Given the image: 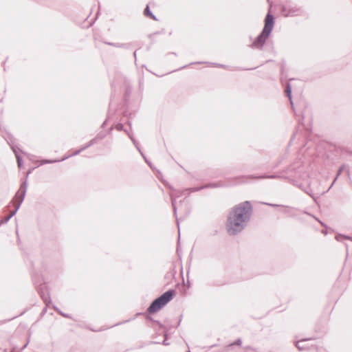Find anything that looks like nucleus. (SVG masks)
<instances>
[{
  "label": "nucleus",
  "mask_w": 352,
  "mask_h": 352,
  "mask_svg": "<svg viewBox=\"0 0 352 352\" xmlns=\"http://www.w3.org/2000/svg\"><path fill=\"white\" fill-rule=\"evenodd\" d=\"M144 14L150 17L151 19L156 20L155 17L150 12L148 6H146V8L144 10Z\"/></svg>",
  "instance_id": "20e7f679"
},
{
  "label": "nucleus",
  "mask_w": 352,
  "mask_h": 352,
  "mask_svg": "<svg viewBox=\"0 0 352 352\" xmlns=\"http://www.w3.org/2000/svg\"><path fill=\"white\" fill-rule=\"evenodd\" d=\"M175 292L169 290L163 294L161 296L155 299L148 308L149 314H155L165 306L173 297Z\"/></svg>",
  "instance_id": "7ed1b4c3"
},
{
  "label": "nucleus",
  "mask_w": 352,
  "mask_h": 352,
  "mask_svg": "<svg viewBox=\"0 0 352 352\" xmlns=\"http://www.w3.org/2000/svg\"><path fill=\"white\" fill-rule=\"evenodd\" d=\"M252 207L248 201L239 204L230 212L226 223V230L230 234L234 235L241 232L250 219Z\"/></svg>",
  "instance_id": "f257e3e1"
},
{
  "label": "nucleus",
  "mask_w": 352,
  "mask_h": 352,
  "mask_svg": "<svg viewBox=\"0 0 352 352\" xmlns=\"http://www.w3.org/2000/svg\"><path fill=\"white\" fill-rule=\"evenodd\" d=\"M274 26V17L270 14H267L265 20V25L261 34L253 42L252 45L254 47L259 48L263 46L265 41L268 38Z\"/></svg>",
  "instance_id": "f03ea898"
}]
</instances>
